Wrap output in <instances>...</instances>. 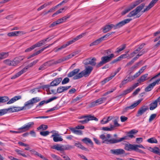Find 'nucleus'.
I'll return each mask as SVG.
<instances>
[{"mask_svg": "<svg viewBox=\"0 0 160 160\" xmlns=\"http://www.w3.org/2000/svg\"><path fill=\"white\" fill-rule=\"evenodd\" d=\"M137 58H134L131 61L127 63L125 65V67H128L136 61L137 59H136Z\"/></svg>", "mask_w": 160, "mask_h": 160, "instance_id": "nucleus-51", "label": "nucleus"}, {"mask_svg": "<svg viewBox=\"0 0 160 160\" xmlns=\"http://www.w3.org/2000/svg\"><path fill=\"white\" fill-rule=\"evenodd\" d=\"M114 56V54L112 53L108 56L102 57L101 58V61L96 65V67L98 68L103 66L104 64L110 61Z\"/></svg>", "mask_w": 160, "mask_h": 160, "instance_id": "nucleus-5", "label": "nucleus"}, {"mask_svg": "<svg viewBox=\"0 0 160 160\" xmlns=\"http://www.w3.org/2000/svg\"><path fill=\"white\" fill-rule=\"evenodd\" d=\"M112 28L115 29L114 24H111L106 25L103 28L102 31L104 33H106L110 30Z\"/></svg>", "mask_w": 160, "mask_h": 160, "instance_id": "nucleus-20", "label": "nucleus"}, {"mask_svg": "<svg viewBox=\"0 0 160 160\" xmlns=\"http://www.w3.org/2000/svg\"><path fill=\"white\" fill-rule=\"evenodd\" d=\"M71 87V86L64 87L60 86L58 87L57 90V92L58 93H61L63 92L66 91Z\"/></svg>", "mask_w": 160, "mask_h": 160, "instance_id": "nucleus-26", "label": "nucleus"}, {"mask_svg": "<svg viewBox=\"0 0 160 160\" xmlns=\"http://www.w3.org/2000/svg\"><path fill=\"white\" fill-rule=\"evenodd\" d=\"M148 109V108L145 106H143L140 108L138 111L136 116L138 117L142 115Z\"/></svg>", "mask_w": 160, "mask_h": 160, "instance_id": "nucleus-17", "label": "nucleus"}, {"mask_svg": "<svg viewBox=\"0 0 160 160\" xmlns=\"http://www.w3.org/2000/svg\"><path fill=\"white\" fill-rule=\"evenodd\" d=\"M70 15H68L67 16L63 17V18H60V20L62 21V22H63L65 21L68 18H70Z\"/></svg>", "mask_w": 160, "mask_h": 160, "instance_id": "nucleus-63", "label": "nucleus"}, {"mask_svg": "<svg viewBox=\"0 0 160 160\" xmlns=\"http://www.w3.org/2000/svg\"><path fill=\"white\" fill-rule=\"evenodd\" d=\"M144 0H138L132 2L127 8L125 9L122 12L121 14L122 15H124Z\"/></svg>", "mask_w": 160, "mask_h": 160, "instance_id": "nucleus-7", "label": "nucleus"}, {"mask_svg": "<svg viewBox=\"0 0 160 160\" xmlns=\"http://www.w3.org/2000/svg\"><path fill=\"white\" fill-rule=\"evenodd\" d=\"M125 149L128 151L134 150L135 149V144H126L125 145Z\"/></svg>", "mask_w": 160, "mask_h": 160, "instance_id": "nucleus-28", "label": "nucleus"}, {"mask_svg": "<svg viewBox=\"0 0 160 160\" xmlns=\"http://www.w3.org/2000/svg\"><path fill=\"white\" fill-rule=\"evenodd\" d=\"M93 69V67L91 66H88L86 68L80 72L78 73L76 75L73 77L74 80L78 79L84 76L87 77L88 76Z\"/></svg>", "mask_w": 160, "mask_h": 160, "instance_id": "nucleus-1", "label": "nucleus"}, {"mask_svg": "<svg viewBox=\"0 0 160 160\" xmlns=\"http://www.w3.org/2000/svg\"><path fill=\"white\" fill-rule=\"evenodd\" d=\"M47 67L50 66L52 65L55 64V61L53 60H52L49 61H48L45 62Z\"/></svg>", "mask_w": 160, "mask_h": 160, "instance_id": "nucleus-50", "label": "nucleus"}, {"mask_svg": "<svg viewBox=\"0 0 160 160\" xmlns=\"http://www.w3.org/2000/svg\"><path fill=\"white\" fill-rule=\"evenodd\" d=\"M138 132L137 130L135 129H133L128 132L127 135L128 136L129 138H134V136L133 135V134H134Z\"/></svg>", "mask_w": 160, "mask_h": 160, "instance_id": "nucleus-34", "label": "nucleus"}, {"mask_svg": "<svg viewBox=\"0 0 160 160\" xmlns=\"http://www.w3.org/2000/svg\"><path fill=\"white\" fill-rule=\"evenodd\" d=\"M145 5L144 3H142L137 7L135 9L127 15L128 17H132L136 15L143 8Z\"/></svg>", "mask_w": 160, "mask_h": 160, "instance_id": "nucleus-9", "label": "nucleus"}, {"mask_svg": "<svg viewBox=\"0 0 160 160\" xmlns=\"http://www.w3.org/2000/svg\"><path fill=\"white\" fill-rule=\"evenodd\" d=\"M111 152L116 155H119L125 153V151L122 149H111L110 150Z\"/></svg>", "mask_w": 160, "mask_h": 160, "instance_id": "nucleus-18", "label": "nucleus"}, {"mask_svg": "<svg viewBox=\"0 0 160 160\" xmlns=\"http://www.w3.org/2000/svg\"><path fill=\"white\" fill-rule=\"evenodd\" d=\"M78 53L79 52L78 51H76L75 52H73L72 53L64 57V58L66 61L70 59L71 58L76 55L77 54H78Z\"/></svg>", "mask_w": 160, "mask_h": 160, "instance_id": "nucleus-32", "label": "nucleus"}, {"mask_svg": "<svg viewBox=\"0 0 160 160\" xmlns=\"http://www.w3.org/2000/svg\"><path fill=\"white\" fill-rule=\"evenodd\" d=\"M60 108V107L59 106L58 104H57L55 106L52 108L46 111V112H48L50 111H54L56 110H58Z\"/></svg>", "mask_w": 160, "mask_h": 160, "instance_id": "nucleus-55", "label": "nucleus"}, {"mask_svg": "<svg viewBox=\"0 0 160 160\" xmlns=\"http://www.w3.org/2000/svg\"><path fill=\"white\" fill-rule=\"evenodd\" d=\"M86 119L88 122L90 120H94L96 121H98V119L95 117L94 116L88 115H87V118Z\"/></svg>", "mask_w": 160, "mask_h": 160, "instance_id": "nucleus-36", "label": "nucleus"}, {"mask_svg": "<svg viewBox=\"0 0 160 160\" xmlns=\"http://www.w3.org/2000/svg\"><path fill=\"white\" fill-rule=\"evenodd\" d=\"M48 128V126L47 125L42 124L38 128V130L42 129L43 130H46Z\"/></svg>", "mask_w": 160, "mask_h": 160, "instance_id": "nucleus-53", "label": "nucleus"}, {"mask_svg": "<svg viewBox=\"0 0 160 160\" xmlns=\"http://www.w3.org/2000/svg\"><path fill=\"white\" fill-rule=\"evenodd\" d=\"M25 33V32L22 31H15L8 33V36L9 37H15L18 36L19 34L23 35Z\"/></svg>", "mask_w": 160, "mask_h": 160, "instance_id": "nucleus-22", "label": "nucleus"}, {"mask_svg": "<svg viewBox=\"0 0 160 160\" xmlns=\"http://www.w3.org/2000/svg\"><path fill=\"white\" fill-rule=\"evenodd\" d=\"M132 91V90L131 89V88H128L127 89L124 91L122 93H121L119 96L118 97L125 95L130 92Z\"/></svg>", "mask_w": 160, "mask_h": 160, "instance_id": "nucleus-45", "label": "nucleus"}, {"mask_svg": "<svg viewBox=\"0 0 160 160\" xmlns=\"http://www.w3.org/2000/svg\"><path fill=\"white\" fill-rule=\"evenodd\" d=\"M100 138L103 140L102 143H106L107 144H108L109 143L110 144L114 143H112L113 141H110V140L113 141L114 140V138H112L110 139H108L106 138L104 134H102L100 136Z\"/></svg>", "mask_w": 160, "mask_h": 160, "instance_id": "nucleus-16", "label": "nucleus"}, {"mask_svg": "<svg viewBox=\"0 0 160 160\" xmlns=\"http://www.w3.org/2000/svg\"><path fill=\"white\" fill-rule=\"evenodd\" d=\"M82 141L86 144L89 143L92 146H93V143L92 140L89 138H85L82 139Z\"/></svg>", "mask_w": 160, "mask_h": 160, "instance_id": "nucleus-37", "label": "nucleus"}, {"mask_svg": "<svg viewBox=\"0 0 160 160\" xmlns=\"http://www.w3.org/2000/svg\"><path fill=\"white\" fill-rule=\"evenodd\" d=\"M64 8H61V9H59L56 12H55V13H54L53 14H52V17H55V16L62 12V11L64 10Z\"/></svg>", "mask_w": 160, "mask_h": 160, "instance_id": "nucleus-58", "label": "nucleus"}, {"mask_svg": "<svg viewBox=\"0 0 160 160\" xmlns=\"http://www.w3.org/2000/svg\"><path fill=\"white\" fill-rule=\"evenodd\" d=\"M49 2H48V3H45L43 5H42L40 7H39L37 9V10L38 11H39L41 10L42 9H43V8H45L46 6H47L48 5H49Z\"/></svg>", "mask_w": 160, "mask_h": 160, "instance_id": "nucleus-59", "label": "nucleus"}, {"mask_svg": "<svg viewBox=\"0 0 160 160\" xmlns=\"http://www.w3.org/2000/svg\"><path fill=\"white\" fill-rule=\"evenodd\" d=\"M102 41L101 38L96 40L93 42H92L89 45L90 47H92L94 45H97L99 44Z\"/></svg>", "mask_w": 160, "mask_h": 160, "instance_id": "nucleus-39", "label": "nucleus"}, {"mask_svg": "<svg viewBox=\"0 0 160 160\" xmlns=\"http://www.w3.org/2000/svg\"><path fill=\"white\" fill-rule=\"evenodd\" d=\"M141 101L142 100H138L137 102L134 103L130 106L126 107L122 111V114H124L125 112H127L129 109H133L139 104Z\"/></svg>", "mask_w": 160, "mask_h": 160, "instance_id": "nucleus-11", "label": "nucleus"}, {"mask_svg": "<svg viewBox=\"0 0 160 160\" xmlns=\"http://www.w3.org/2000/svg\"><path fill=\"white\" fill-rule=\"evenodd\" d=\"M140 62L136 63L134 65L130 68L128 70V72L129 74L132 73L133 72L138 68V66L140 64Z\"/></svg>", "mask_w": 160, "mask_h": 160, "instance_id": "nucleus-23", "label": "nucleus"}, {"mask_svg": "<svg viewBox=\"0 0 160 160\" xmlns=\"http://www.w3.org/2000/svg\"><path fill=\"white\" fill-rule=\"evenodd\" d=\"M43 44L44 43L42 40L40 41L39 42H38L36 44H34L33 46L35 48L37 47H40L42 45H43Z\"/></svg>", "mask_w": 160, "mask_h": 160, "instance_id": "nucleus-54", "label": "nucleus"}, {"mask_svg": "<svg viewBox=\"0 0 160 160\" xmlns=\"http://www.w3.org/2000/svg\"><path fill=\"white\" fill-rule=\"evenodd\" d=\"M114 128V126L113 125H111L110 128H108L107 127H103L102 128V130L106 131H111L113 130Z\"/></svg>", "mask_w": 160, "mask_h": 160, "instance_id": "nucleus-46", "label": "nucleus"}, {"mask_svg": "<svg viewBox=\"0 0 160 160\" xmlns=\"http://www.w3.org/2000/svg\"><path fill=\"white\" fill-rule=\"evenodd\" d=\"M157 114H152L150 117L149 119V122H151L156 117Z\"/></svg>", "mask_w": 160, "mask_h": 160, "instance_id": "nucleus-61", "label": "nucleus"}, {"mask_svg": "<svg viewBox=\"0 0 160 160\" xmlns=\"http://www.w3.org/2000/svg\"><path fill=\"white\" fill-rule=\"evenodd\" d=\"M34 124L33 122H30L24 125L23 126L19 128L18 130V131H11V132L15 133H22L29 130L30 128L33 126Z\"/></svg>", "mask_w": 160, "mask_h": 160, "instance_id": "nucleus-6", "label": "nucleus"}, {"mask_svg": "<svg viewBox=\"0 0 160 160\" xmlns=\"http://www.w3.org/2000/svg\"><path fill=\"white\" fill-rule=\"evenodd\" d=\"M52 148L58 151H64L63 145H61L60 144L54 145L52 146Z\"/></svg>", "mask_w": 160, "mask_h": 160, "instance_id": "nucleus-35", "label": "nucleus"}, {"mask_svg": "<svg viewBox=\"0 0 160 160\" xmlns=\"http://www.w3.org/2000/svg\"><path fill=\"white\" fill-rule=\"evenodd\" d=\"M3 62L7 65L12 66V61L9 59L4 60L3 61Z\"/></svg>", "mask_w": 160, "mask_h": 160, "instance_id": "nucleus-52", "label": "nucleus"}, {"mask_svg": "<svg viewBox=\"0 0 160 160\" xmlns=\"http://www.w3.org/2000/svg\"><path fill=\"white\" fill-rule=\"evenodd\" d=\"M106 98L102 97L100 98L96 101L97 103V104H98V105L100 104L103 103L104 101H105L106 100Z\"/></svg>", "mask_w": 160, "mask_h": 160, "instance_id": "nucleus-44", "label": "nucleus"}, {"mask_svg": "<svg viewBox=\"0 0 160 160\" xmlns=\"http://www.w3.org/2000/svg\"><path fill=\"white\" fill-rule=\"evenodd\" d=\"M80 70L79 68L75 69L72 71L69 72L68 74V77L69 78L72 77L74 76L73 77L77 74L79 72Z\"/></svg>", "mask_w": 160, "mask_h": 160, "instance_id": "nucleus-27", "label": "nucleus"}, {"mask_svg": "<svg viewBox=\"0 0 160 160\" xmlns=\"http://www.w3.org/2000/svg\"><path fill=\"white\" fill-rule=\"evenodd\" d=\"M148 74L147 73L143 75L142 76L139 78V79L138 80V82L140 83L144 82L146 80L148 79V78H147L148 77Z\"/></svg>", "mask_w": 160, "mask_h": 160, "instance_id": "nucleus-33", "label": "nucleus"}, {"mask_svg": "<svg viewBox=\"0 0 160 160\" xmlns=\"http://www.w3.org/2000/svg\"><path fill=\"white\" fill-rule=\"evenodd\" d=\"M132 19L131 18H127L117 23L116 25H114L115 28V29L120 28L125 24L129 23Z\"/></svg>", "mask_w": 160, "mask_h": 160, "instance_id": "nucleus-10", "label": "nucleus"}, {"mask_svg": "<svg viewBox=\"0 0 160 160\" xmlns=\"http://www.w3.org/2000/svg\"><path fill=\"white\" fill-rule=\"evenodd\" d=\"M145 45V43H142L137 48L136 50H135L134 51L136 52V53H138L139 52L140 50L142 49Z\"/></svg>", "mask_w": 160, "mask_h": 160, "instance_id": "nucleus-47", "label": "nucleus"}, {"mask_svg": "<svg viewBox=\"0 0 160 160\" xmlns=\"http://www.w3.org/2000/svg\"><path fill=\"white\" fill-rule=\"evenodd\" d=\"M96 59L95 58L92 59L89 58L84 60V63L85 64H90L92 66H95L96 65Z\"/></svg>", "mask_w": 160, "mask_h": 160, "instance_id": "nucleus-13", "label": "nucleus"}, {"mask_svg": "<svg viewBox=\"0 0 160 160\" xmlns=\"http://www.w3.org/2000/svg\"><path fill=\"white\" fill-rule=\"evenodd\" d=\"M112 119V117L111 116L108 117L107 119L104 118L101 121V123L103 124L107 123Z\"/></svg>", "mask_w": 160, "mask_h": 160, "instance_id": "nucleus-40", "label": "nucleus"}, {"mask_svg": "<svg viewBox=\"0 0 160 160\" xmlns=\"http://www.w3.org/2000/svg\"><path fill=\"white\" fill-rule=\"evenodd\" d=\"M129 139V137L127 135V136L124 137H123L120 138L119 139H117L114 138V140L113 141L112 143H117L118 142H121L124 140H128ZM110 141H112V140H110Z\"/></svg>", "mask_w": 160, "mask_h": 160, "instance_id": "nucleus-30", "label": "nucleus"}, {"mask_svg": "<svg viewBox=\"0 0 160 160\" xmlns=\"http://www.w3.org/2000/svg\"><path fill=\"white\" fill-rule=\"evenodd\" d=\"M147 149L153 153L160 156V150L159 148L158 147H155L154 148H152L149 147H148Z\"/></svg>", "mask_w": 160, "mask_h": 160, "instance_id": "nucleus-19", "label": "nucleus"}, {"mask_svg": "<svg viewBox=\"0 0 160 160\" xmlns=\"http://www.w3.org/2000/svg\"><path fill=\"white\" fill-rule=\"evenodd\" d=\"M39 60L38 59L34 61L33 62H32L30 63L27 66V67H26L25 68H23L21 70L16 73L15 75H13L12 78V79H14L20 76H21L22 74L25 72H26L27 70L28 69V68H29L33 66V65H35L36 63H37Z\"/></svg>", "mask_w": 160, "mask_h": 160, "instance_id": "nucleus-4", "label": "nucleus"}, {"mask_svg": "<svg viewBox=\"0 0 160 160\" xmlns=\"http://www.w3.org/2000/svg\"><path fill=\"white\" fill-rule=\"evenodd\" d=\"M57 98V97H54L50 98L49 99L47 100H43L40 102L38 105L37 106V107H40L43 105L45 103H49L53 100H55Z\"/></svg>", "mask_w": 160, "mask_h": 160, "instance_id": "nucleus-21", "label": "nucleus"}, {"mask_svg": "<svg viewBox=\"0 0 160 160\" xmlns=\"http://www.w3.org/2000/svg\"><path fill=\"white\" fill-rule=\"evenodd\" d=\"M73 148V147L72 146L69 145L63 146L64 150H70Z\"/></svg>", "mask_w": 160, "mask_h": 160, "instance_id": "nucleus-56", "label": "nucleus"}, {"mask_svg": "<svg viewBox=\"0 0 160 160\" xmlns=\"http://www.w3.org/2000/svg\"><path fill=\"white\" fill-rule=\"evenodd\" d=\"M24 59V57L20 56L14 58L12 61V66H15L19 64L22 60Z\"/></svg>", "mask_w": 160, "mask_h": 160, "instance_id": "nucleus-15", "label": "nucleus"}, {"mask_svg": "<svg viewBox=\"0 0 160 160\" xmlns=\"http://www.w3.org/2000/svg\"><path fill=\"white\" fill-rule=\"evenodd\" d=\"M9 100V98L8 97L4 96L0 97V103L8 101Z\"/></svg>", "mask_w": 160, "mask_h": 160, "instance_id": "nucleus-49", "label": "nucleus"}, {"mask_svg": "<svg viewBox=\"0 0 160 160\" xmlns=\"http://www.w3.org/2000/svg\"><path fill=\"white\" fill-rule=\"evenodd\" d=\"M126 47V45L123 44L120 47L117 48L115 52V53H118L119 52L124 50Z\"/></svg>", "mask_w": 160, "mask_h": 160, "instance_id": "nucleus-41", "label": "nucleus"}, {"mask_svg": "<svg viewBox=\"0 0 160 160\" xmlns=\"http://www.w3.org/2000/svg\"><path fill=\"white\" fill-rule=\"evenodd\" d=\"M74 145L78 148H80L82 150L87 151H89V150L88 148L84 147L81 144V143L78 142H75L74 144Z\"/></svg>", "mask_w": 160, "mask_h": 160, "instance_id": "nucleus-29", "label": "nucleus"}, {"mask_svg": "<svg viewBox=\"0 0 160 160\" xmlns=\"http://www.w3.org/2000/svg\"><path fill=\"white\" fill-rule=\"evenodd\" d=\"M21 98V97L20 96H16L13 98H12L9 101H8L7 102V104H10L12 103H13L17 100H18L19 99H20Z\"/></svg>", "mask_w": 160, "mask_h": 160, "instance_id": "nucleus-31", "label": "nucleus"}, {"mask_svg": "<svg viewBox=\"0 0 160 160\" xmlns=\"http://www.w3.org/2000/svg\"><path fill=\"white\" fill-rule=\"evenodd\" d=\"M158 102L159 104L160 105V98L159 97L154 102H152L150 104V109L151 110H152L155 109L157 107Z\"/></svg>", "mask_w": 160, "mask_h": 160, "instance_id": "nucleus-14", "label": "nucleus"}, {"mask_svg": "<svg viewBox=\"0 0 160 160\" xmlns=\"http://www.w3.org/2000/svg\"><path fill=\"white\" fill-rule=\"evenodd\" d=\"M41 100L40 98L39 97H36L34 98L29 100L26 102L24 104V108L25 109H30L32 106H33V104L39 102Z\"/></svg>", "mask_w": 160, "mask_h": 160, "instance_id": "nucleus-8", "label": "nucleus"}, {"mask_svg": "<svg viewBox=\"0 0 160 160\" xmlns=\"http://www.w3.org/2000/svg\"><path fill=\"white\" fill-rule=\"evenodd\" d=\"M50 133L48 131H41L40 132V134L43 136H46L48 135Z\"/></svg>", "mask_w": 160, "mask_h": 160, "instance_id": "nucleus-57", "label": "nucleus"}, {"mask_svg": "<svg viewBox=\"0 0 160 160\" xmlns=\"http://www.w3.org/2000/svg\"><path fill=\"white\" fill-rule=\"evenodd\" d=\"M65 61V60L64 58L63 57L61 58L58 59L57 61H55V64H56L58 63H61L63 61Z\"/></svg>", "mask_w": 160, "mask_h": 160, "instance_id": "nucleus-62", "label": "nucleus"}, {"mask_svg": "<svg viewBox=\"0 0 160 160\" xmlns=\"http://www.w3.org/2000/svg\"><path fill=\"white\" fill-rule=\"evenodd\" d=\"M147 141L150 143H157L158 142L157 140L155 138H152L148 139Z\"/></svg>", "mask_w": 160, "mask_h": 160, "instance_id": "nucleus-48", "label": "nucleus"}, {"mask_svg": "<svg viewBox=\"0 0 160 160\" xmlns=\"http://www.w3.org/2000/svg\"><path fill=\"white\" fill-rule=\"evenodd\" d=\"M159 81H160V78L157 80L153 82L152 83L149 84L145 89V91L148 92L151 91L156 84H158Z\"/></svg>", "mask_w": 160, "mask_h": 160, "instance_id": "nucleus-12", "label": "nucleus"}, {"mask_svg": "<svg viewBox=\"0 0 160 160\" xmlns=\"http://www.w3.org/2000/svg\"><path fill=\"white\" fill-rule=\"evenodd\" d=\"M62 78H59L55 79L50 83V86H54L58 85L62 80Z\"/></svg>", "mask_w": 160, "mask_h": 160, "instance_id": "nucleus-24", "label": "nucleus"}, {"mask_svg": "<svg viewBox=\"0 0 160 160\" xmlns=\"http://www.w3.org/2000/svg\"><path fill=\"white\" fill-rule=\"evenodd\" d=\"M8 56V52H2L0 53V61L7 58Z\"/></svg>", "mask_w": 160, "mask_h": 160, "instance_id": "nucleus-42", "label": "nucleus"}, {"mask_svg": "<svg viewBox=\"0 0 160 160\" xmlns=\"http://www.w3.org/2000/svg\"><path fill=\"white\" fill-rule=\"evenodd\" d=\"M25 109L24 106L21 107H13L7 109H0V116L7 113L8 112H15Z\"/></svg>", "mask_w": 160, "mask_h": 160, "instance_id": "nucleus-3", "label": "nucleus"}, {"mask_svg": "<svg viewBox=\"0 0 160 160\" xmlns=\"http://www.w3.org/2000/svg\"><path fill=\"white\" fill-rule=\"evenodd\" d=\"M70 81L69 79L68 78H65L62 82V84H65L68 83Z\"/></svg>", "mask_w": 160, "mask_h": 160, "instance_id": "nucleus-60", "label": "nucleus"}, {"mask_svg": "<svg viewBox=\"0 0 160 160\" xmlns=\"http://www.w3.org/2000/svg\"><path fill=\"white\" fill-rule=\"evenodd\" d=\"M15 151L18 155H21L24 157H27L28 156H29L28 154L26 155L24 153H23V152L22 151L19 149H15Z\"/></svg>", "mask_w": 160, "mask_h": 160, "instance_id": "nucleus-43", "label": "nucleus"}, {"mask_svg": "<svg viewBox=\"0 0 160 160\" xmlns=\"http://www.w3.org/2000/svg\"><path fill=\"white\" fill-rule=\"evenodd\" d=\"M84 34H85L84 33H82L73 38L72 40L67 42L65 44H63L60 48L56 49L55 50V52H57L59 50L66 48L68 46L74 43L76 41L82 38L84 36Z\"/></svg>", "mask_w": 160, "mask_h": 160, "instance_id": "nucleus-2", "label": "nucleus"}, {"mask_svg": "<svg viewBox=\"0 0 160 160\" xmlns=\"http://www.w3.org/2000/svg\"><path fill=\"white\" fill-rule=\"evenodd\" d=\"M76 129V128H70L71 130L74 133L78 135H82V131L80 130H77Z\"/></svg>", "mask_w": 160, "mask_h": 160, "instance_id": "nucleus-38", "label": "nucleus"}, {"mask_svg": "<svg viewBox=\"0 0 160 160\" xmlns=\"http://www.w3.org/2000/svg\"><path fill=\"white\" fill-rule=\"evenodd\" d=\"M51 156L52 158H53L54 159L56 160H60V159H61V158L60 157H58V156L54 154H51Z\"/></svg>", "mask_w": 160, "mask_h": 160, "instance_id": "nucleus-64", "label": "nucleus"}, {"mask_svg": "<svg viewBox=\"0 0 160 160\" xmlns=\"http://www.w3.org/2000/svg\"><path fill=\"white\" fill-rule=\"evenodd\" d=\"M59 136L60 135L59 134L55 133L54 134H52L51 137H53V140L54 142H57L62 141L63 140V139Z\"/></svg>", "mask_w": 160, "mask_h": 160, "instance_id": "nucleus-25", "label": "nucleus"}]
</instances>
